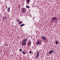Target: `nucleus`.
<instances>
[{
	"label": "nucleus",
	"instance_id": "1",
	"mask_svg": "<svg viewBox=\"0 0 60 60\" xmlns=\"http://www.w3.org/2000/svg\"><path fill=\"white\" fill-rule=\"evenodd\" d=\"M52 20L53 21H56L57 20V18L55 17H53L52 19Z\"/></svg>",
	"mask_w": 60,
	"mask_h": 60
},
{
	"label": "nucleus",
	"instance_id": "2",
	"mask_svg": "<svg viewBox=\"0 0 60 60\" xmlns=\"http://www.w3.org/2000/svg\"><path fill=\"white\" fill-rule=\"evenodd\" d=\"M39 55H40L39 52H37L35 57V58H36L37 59V57L39 56Z\"/></svg>",
	"mask_w": 60,
	"mask_h": 60
},
{
	"label": "nucleus",
	"instance_id": "3",
	"mask_svg": "<svg viewBox=\"0 0 60 60\" xmlns=\"http://www.w3.org/2000/svg\"><path fill=\"white\" fill-rule=\"evenodd\" d=\"M27 38L25 39H23L22 40V42H25L26 43V41H27Z\"/></svg>",
	"mask_w": 60,
	"mask_h": 60
},
{
	"label": "nucleus",
	"instance_id": "4",
	"mask_svg": "<svg viewBox=\"0 0 60 60\" xmlns=\"http://www.w3.org/2000/svg\"><path fill=\"white\" fill-rule=\"evenodd\" d=\"M54 52V50H51L49 52V54H52Z\"/></svg>",
	"mask_w": 60,
	"mask_h": 60
},
{
	"label": "nucleus",
	"instance_id": "5",
	"mask_svg": "<svg viewBox=\"0 0 60 60\" xmlns=\"http://www.w3.org/2000/svg\"><path fill=\"white\" fill-rule=\"evenodd\" d=\"M42 39L45 41H46V39L45 38V37L44 36L41 37Z\"/></svg>",
	"mask_w": 60,
	"mask_h": 60
},
{
	"label": "nucleus",
	"instance_id": "6",
	"mask_svg": "<svg viewBox=\"0 0 60 60\" xmlns=\"http://www.w3.org/2000/svg\"><path fill=\"white\" fill-rule=\"evenodd\" d=\"M26 9L25 8H23L22 9V12H25V11L26 10Z\"/></svg>",
	"mask_w": 60,
	"mask_h": 60
},
{
	"label": "nucleus",
	"instance_id": "7",
	"mask_svg": "<svg viewBox=\"0 0 60 60\" xmlns=\"http://www.w3.org/2000/svg\"><path fill=\"white\" fill-rule=\"evenodd\" d=\"M31 41H29L28 42V44H27L28 45V46H30L31 45Z\"/></svg>",
	"mask_w": 60,
	"mask_h": 60
},
{
	"label": "nucleus",
	"instance_id": "8",
	"mask_svg": "<svg viewBox=\"0 0 60 60\" xmlns=\"http://www.w3.org/2000/svg\"><path fill=\"white\" fill-rule=\"evenodd\" d=\"M41 41H38L37 43V45H39V44H40V43H41Z\"/></svg>",
	"mask_w": 60,
	"mask_h": 60
},
{
	"label": "nucleus",
	"instance_id": "9",
	"mask_svg": "<svg viewBox=\"0 0 60 60\" xmlns=\"http://www.w3.org/2000/svg\"><path fill=\"white\" fill-rule=\"evenodd\" d=\"M18 23L19 24H22V22L21 21H19L18 22Z\"/></svg>",
	"mask_w": 60,
	"mask_h": 60
},
{
	"label": "nucleus",
	"instance_id": "10",
	"mask_svg": "<svg viewBox=\"0 0 60 60\" xmlns=\"http://www.w3.org/2000/svg\"><path fill=\"white\" fill-rule=\"evenodd\" d=\"M7 10H8V12H10V7L8 8Z\"/></svg>",
	"mask_w": 60,
	"mask_h": 60
},
{
	"label": "nucleus",
	"instance_id": "11",
	"mask_svg": "<svg viewBox=\"0 0 60 60\" xmlns=\"http://www.w3.org/2000/svg\"><path fill=\"white\" fill-rule=\"evenodd\" d=\"M22 54H24V55H26V52L23 51L22 52Z\"/></svg>",
	"mask_w": 60,
	"mask_h": 60
},
{
	"label": "nucleus",
	"instance_id": "12",
	"mask_svg": "<svg viewBox=\"0 0 60 60\" xmlns=\"http://www.w3.org/2000/svg\"><path fill=\"white\" fill-rule=\"evenodd\" d=\"M26 44V43H25L24 42H23L22 44V45H25Z\"/></svg>",
	"mask_w": 60,
	"mask_h": 60
},
{
	"label": "nucleus",
	"instance_id": "13",
	"mask_svg": "<svg viewBox=\"0 0 60 60\" xmlns=\"http://www.w3.org/2000/svg\"><path fill=\"white\" fill-rule=\"evenodd\" d=\"M55 43L56 44H58V41H56L55 42Z\"/></svg>",
	"mask_w": 60,
	"mask_h": 60
},
{
	"label": "nucleus",
	"instance_id": "14",
	"mask_svg": "<svg viewBox=\"0 0 60 60\" xmlns=\"http://www.w3.org/2000/svg\"><path fill=\"white\" fill-rule=\"evenodd\" d=\"M24 26V24H23L20 25V26Z\"/></svg>",
	"mask_w": 60,
	"mask_h": 60
},
{
	"label": "nucleus",
	"instance_id": "15",
	"mask_svg": "<svg viewBox=\"0 0 60 60\" xmlns=\"http://www.w3.org/2000/svg\"><path fill=\"white\" fill-rule=\"evenodd\" d=\"M26 7L27 8H29L30 7L29 6H26Z\"/></svg>",
	"mask_w": 60,
	"mask_h": 60
},
{
	"label": "nucleus",
	"instance_id": "16",
	"mask_svg": "<svg viewBox=\"0 0 60 60\" xmlns=\"http://www.w3.org/2000/svg\"><path fill=\"white\" fill-rule=\"evenodd\" d=\"M7 19V17H5L3 18L4 19Z\"/></svg>",
	"mask_w": 60,
	"mask_h": 60
},
{
	"label": "nucleus",
	"instance_id": "17",
	"mask_svg": "<svg viewBox=\"0 0 60 60\" xmlns=\"http://www.w3.org/2000/svg\"><path fill=\"white\" fill-rule=\"evenodd\" d=\"M29 53L30 54H31V53H32V51H29Z\"/></svg>",
	"mask_w": 60,
	"mask_h": 60
},
{
	"label": "nucleus",
	"instance_id": "18",
	"mask_svg": "<svg viewBox=\"0 0 60 60\" xmlns=\"http://www.w3.org/2000/svg\"><path fill=\"white\" fill-rule=\"evenodd\" d=\"M21 50H22V49H20L19 50V51H21Z\"/></svg>",
	"mask_w": 60,
	"mask_h": 60
},
{
	"label": "nucleus",
	"instance_id": "19",
	"mask_svg": "<svg viewBox=\"0 0 60 60\" xmlns=\"http://www.w3.org/2000/svg\"><path fill=\"white\" fill-rule=\"evenodd\" d=\"M5 8L6 9H7V6Z\"/></svg>",
	"mask_w": 60,
	"mask_h": 60
},
{
	"label": "nucleus",
	"instance_id": "20",
	"mask_svg": "<svg viewBox=\"0 0 60 60\" xmlns=\"http://www.w3.org/2000/svg\"><path fill=\"white\" fill-rule=\"evenodd\" d=\"M29 3V1L28 0V3Z\"/></svg>",
	"mask_w": 60,
	"mask_h": 60
},
{
	"label": "nucleus",
	"instance_id": "21",
	"mask_svg": "<svg viewBox=\"0 0 60 60\" xmlns=\"http://www.w3.org/2000/svg\"><path fill=\"white\" fill-rule=\"evenodd\" d=\"M5 46H8L7 44H5Z\"/></svg>",
	"mask_w": 60,
	"mask_h": 60
},
{
	"label": "nucleus",
	"instance_id": "22",
	"mask_svg": "<svg viewBox=\"0 0 60 60\" xmlns=\"http://www.w3.org/2000/svg\"><path fill=\"white\" fill-rule=\"evenodd\" d=\"M19 21V20H17V22H18V21Z\"/></svg>",
	"mask_w": 60,
	"mask_h": 60
},
{
	"label": "nucleus",
	"instance_id": "23",
	"mask_svg": "<svg viewBox=\"0 0 60 60\" xmlns=\"http://www.w3.org/2000/svg\"><path fill=\"white\" fill-rule=\"evenodd\" d=\"M45 38L46 39V38H47V37H45Z\"/></svg>",
	"mask_w": 60,
	"mask_h": 60
},
{
	"label": "nucleus",
	"instance_id": "24",
	"mask_svg": "<svg viewBox=\"0 0 60 60\" xmlns=\"http://www.w3.org/2000/svg\"><path fill=\"white\" fill-rule=\"evenodd\" d=\"M3 19V20H4V18H3V19Z\"/></svg>",
	"mask_w": 60,
	"mask_h": 60
},
{
	"label": "nucleus",
	"instance_id": "25",
	"mask_svg": "<svg viewBox=\"0 0 60 60\" xmlns=\"http://www.w3.org/2000/svg\"><path fill=\"white\" fill-rule=\"evenodd\" d=\"M30 0H28V1H30Z\"/></svg>",
	"mask_w": 60,
	"mask_h": 60
},
{
	"label": "nucleus",
	"instance_id": "26",
	"mask_svg": "<svg viewBox=\"0 0 60 60\" xmlns=\"http://www.w3.org/2000/svg\"><path fill=\"white\" fill-rule=\"evenodd\" d=\"M26 2H27V1L26 0Z\"/></svg>",
	"mask_w": 60,
	"mask_h": 60
}]
</instances>
